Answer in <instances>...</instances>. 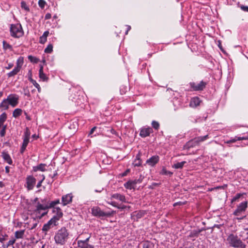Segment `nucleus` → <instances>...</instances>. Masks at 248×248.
<instances>
[{
    "instance_id": "54",
    "label": "nucleus",
    "mask_w": 248,
    "mask_h": 248,
    "mask_svg": "<svg viewBox=\"0 0 248 248\" xmlns=\"http://www.w3.org/2000/svg\"><path fill=\"white\" fill-rule=\"evenodd\" d=\"M241 9L244 11L248 12V6H241Z\"/></svg>"
},
{
    "instance_id": "55",
    "label": "nucleus",
    "mask_w": 248,
    "mask_h": 248,
    "mask_svg": "<svg viewBox=\"0 0 248 248\" xmlns=\"http://www.w3.org/2000/svg\"><path fill=\"white\" fill-rule=\"evenodd\" d=\"M13 65H14L13 64L9 63L6 67H5V68L6 69H10L11 68L13 67Z\"/></svg>"
},
{
    "instance_id": "31",
    "label": "nucleus",
    "mask_w": 248,
    "mask_h": 248,
    "mask_svg": "<svg viewBox=\"0 0 248 248\" xmlns=\"http://www.w3.org/2000/svg\"><path fill=\"white\" fill-rule=\"evenodd\" d=\"M29 80L33 84V85L37 89L38 92L39 93H40L41 91V89L39 84L35 80L31 78H29Z\"/></svg>"
},
{
    "instance_id": "18",
    "label": "nucleus",
    "mask_w": 248,
    "mask_h": 248,
    "mask_svg": "<svg viewBox=\"0 0 248 248\" xmlns=\"http://www.w3.org/2000/svg\"><path fill=\"white\" fill-rule=\"evenodd\" d=\"M136 182L135 180L128 181L127 182L124 184V187L128 189H135L136 185Z\"/></svg>"
},
{
    "instance_id": "50",
    "label": "nucleus",
    "mask_w": 248,
    "mask_h": 248,
    "mask_svg": "<svg viewBox=\"0 0 248 248\" xmlns=\"http://www.w3.org/2000/svg\"><path fill=\"white\" fill-rule=\"evenodd\" d=\"M108 203L109 204H110L112 206H114V207H117L118 208H120L121 207H120L119 206H118V205L117 204V202H108Z\"/></svg>"
},
{
    "instance_id": "8",
    "label": "nucleus",
    "mask_w": 248,
    "mask_h": 248,
    "mask_svg": "<svg viewBox=\"0 0 248 248\" xmlns=\"http://www.w3.org/2000/svg\"><path fill=\"white\" fill-rule=\"evenodd\" d=\"M10 105L12 107H16L18 104L19 96L16 94H10L7 97Z\"/></svg>"
},
{
    "instance_id": "47",
    "label": "nucleus",
    "mask_w": 248,
    "mask_h": 248,
    "mask_svg": "<svg viewBox=\"0 0 248 248\" xmlns=\"http://www.w3.org/2000/svg\"><path fill=\"white\" fill-rule=\"evenodd\" d=\"M6 125H3L2 127V129L0 131V135L1 137H3L5 136V132H6Z\"/></svg>"
},
{
    "instance_id": "45",
    "label": "nucleus",
    "mask_w": 248,
    "mask_h": 248,
    "mask_svg": "<svg viewBox=\"0 0 248 248\" xmlns=\"http://www.w3.org/2000/svg\"><path fill=\"white\" fill-rule=\"evenodd\" d=\"M242 196V194L238 193L232 199V202L237 201Z\"/></svg>"
},
{
    "instance_id": "60",
    "label": "nucleus",
    "mask_w": 248,
    "mask_h": 248,
    "mask_svg": "<svg viewBox=\"0 0 248 248\" xmlns=\"http://www.w3.org/2000/svg\"><path fill=\"white\" fill-rule=\"evenodd\" d=\"M9 169H10V168H9V167H8V166H6V167H5V171H6V172L7 173H8L9 172V171H10V170H9Z\"/></svg>"
},
{
    "instance_id": "35",
    "label": "nucleus",
    "mask_w": 248,
    "mask_h": 248,
    "mask_svg": "<svg viewBox=\"0 0 248 248\" xmlns=\"http://www.w3.org/2000/svg\"><path fill=\"white\" fill-rule=\"evenodd\" d=\"M52 227V225L48 222L47 223L44 225L42 230L45 232H47Z\"/></svg>"
},
{
    "instance_id": "5",
    "label": "nucleus",
    "mask_w": 248,
    "mask_h": 248,
    "mask_svg": "<svg viewBox=\"0 0 248 248\" xmlns=\"http://www.w3.org/2000/svg\"><path fill=\"white\" fill-rule=\"evenodd\" d=\"M48 208L49 207L47 205L38 202L36 205V209L34 211V213L36 217L41 218L47 213Z\"/></svg>"
},
{
    "instance_id": "43",
    "label": "nucleus",
    "mask_w": 248,
    "mask_h": 248,
    "mask_svg": "<svg viewBox=\"0 0 248 248\" xmlns=\"http://www.w3.org/2000/svg\"><path fill=\"white\" fill-rule=\"evenodd\" d=\"M46 2L45 0H39L38 5L41 8L44 9L46 6Z\"/></svg>"
},
{
    "instance_id": "3",
    "label": "nucleus",
    "mask_w": 248,
    "mask_h": 248,
    "mask_svg": "<svg viewBox=\"0 0 248 248\" xmlns=\"http://www.w3.org/2000/svg\"><path fill=\"white\" fill-rule=\"evenodd\" d=\"M208 138V135L196 137L186 143L184 146V149L188 150L198 145L201 142H202Z\"/></svg>"
},
{
    "instance_id": "4",
    "label": "nucleus",
    "mask_w": 248,
    "mask_h": 248,
    "mask_svg": "<svg viewBox=\"0 0 248 248\" xmlns=\"http://www.w3.org/2000/svg\"><path fill=\"white\" fill-rule=\"evenodd\" d=\"M10 34L14 38H20L24 34V31L21 24H11L10 27Z\"/></svg>"
},
{
    "instance_id": "12",
    "label": "nucleus",
    "mask_w": 248,
    "mask_h": 248,
    "mask_svg": "<svg viewBox=\"0 0 248 248\" xmlns=\"http://www.w3.org/2000/svg\"><path fill=\"white\" fill-rule=\"evenodd\" d=\"M73 196L71 193L67 194L62 196V202L63 205L65 206L70 203L72 201Z\"/></svg>"
},
{
    "instance_id": "13",
    "label": "nucleus",
    "mask_w": 248,
    "mask_h": 248,
    "mask_svg": "<svg viewBox=\"0 0 248 248\" xmlns=\"http://www.w3.org/2000/svg\"><path fill=\"white\" fill-rule=\"evenodd\" d=\"M159 161V157L158 156H153L149 159H147L146 163L150 166H154Z\"/></svg>"
},
{
    "instance_id": "29",
    "label": "nucleus",
    "mask_w": 248,
    "mask_h": 248,
    "mask_svg": "<svg viewBox=\"0 0 248 248\" xmlns=\"http://www.w3.org/2000/svg\"><path fill=\"white\" fill-rule=\"evenodd\" d=\"M20 71V69L15 67L12 71L7 74V76L9 78L13 77L19 73Z\"/></svg>"
},
{
    "instance_id": "44",
    "label": "nucleus",
    "mask_w": 248,
    "mask_h": 248,
    "mask_svg": "<svg viewBox=\"0 0 248 248\" xmlns=\"http://www.w3.org/2000/svg\"><path fill=\"white\" fill-rule=\"evenodd\" d=\"M152 125L155 130H158L159 127V124L155 121L152 122Z\"/></svg>"
},
{
    "instance_id": "22",
    "label": "nucleus",
    "mask_w": 248,
    "mask_h": 248,
    "mask_svg": "<svg viewBox=\"0 0 248 248\" xmlns=\"http://www.w3.org/2000/svg\"><path fill=\"white\" fill-rule=\"evenodd\" d=\"M10 105L8 100L7 99H4L2 100V101L0 104V108L2 110H7L9 108V106Z\"/></svg>"
},
{
    "instance_id": "37",
    "label": "nucleus",
    "mask_w": 248,
    "mask_h": 248,
    "mask_svg": "<svg viewBox=\"0 0 248 248\" xmlns=\"http://www.w3.org/2000/svg\"><path fill=\"white\" fill-rule=\"evenodd\" d=\"M16 242V239L12 238L10 240L8 241L7 244L6 245H3L2 246V247L3 248H7L8 247H9L11 245H13Z\"/></svg>"
},
{
    "instance_id": "21",
    "label": "nucleus",
    "mask_w": 248,
    "mask_h": 248,
    "mask_svg": "<svg viewBox=\"0 0 248 248\" xmlns=\"http://www.w3.org/2000/svg\"><path fill=\"white\" fill-rule=\"evenodd\" d=\"M141 163L142 161L141 159H140V154L139 153L137 155L136 158L135 159L133 163V165L134 167H139L141 166Z\"/></svg>"
},
{
    "instance_id": "16",
    "label": "nucleus",
    "mask_w": 248,
    "mask_h": 248,
    "mask_svg": "<svg viewBox=\"0 0 248 248\" xmlns=\"http://www.w3.org/2000/svg\"><path fill=\"white\" fill-rule=\"evenodd\" d=\"M46 164L41 163L37 166H33L32 168V170L34 172H36L38 170L45 171L46 170Z\"/></svg>"
},
{
    "instance_id": "10",
    "label": "nucleus",
    "mask_w": 248,
    "mask_h": 248,
    "mask_svg": "<svg viewBox=\"0 0 248 248\" xmlns=\"http://www.w3.org/2000/svg\"><path fill=\"white\" fill-rule=\"evenodd\" d=\"M190 86L193 91H202L205 87L206 85L205 82L201 81L199 83H196L195 82H190Z\"/></svg>"
},
{
    "instance_id": "62",
    "label": "nucleus",
    "mask_w": 248,
    "mask_h": 248,
    "mask_svg": "<svg viewBox=\"0 0 248 248\" xmlns=\"http://www.w3.org/2000/svg\"><path fill=\"white\" fill-rule=\"evenodd\" d=\"M90 236H89V237H88V238H87L85 240H83V242H85V243H88L89 240V239H90Z\"/></svg>"
},
{
    "instance_id": "20",
    "label": "nucleus",
    "mask_w": 248,
    "mask_h": 248,
    "mask_svg": "<svg viewBox=\"0 0 248 248\" xmlns=\"http://www.w3.org/2000/svg\"><path fill=\"white\" fill-rule=\"evenodd\" d=\"M200 100L198 97H193L190 101L189 106L192 108L196 107L200 105Z\"/></svg>"
},
{
    "instance_id": "11",
    "label": "nucleus",
    "mask_w": 248,
    "mask_h": 248,
    "mask_svg": "<svg viewBox=\"0 0 248 248\" xmlns=\"http://www.w3.org/2000/svg\"><path fill=\"white\" fill-rule=\"evenodd\" d=\"M153 132V129L150 127H143L141 128L140 136L142 138H145L149 136Z\"/></svg>"
},
{
    "instance_id": "28",
    "label": "nucleus",
    "mask_w": 248,
    "mask_h": 248,
    "mask_svg": "<svg viewBox=\"0 0 248 248\" xmlns=\"http://www.w3.org/2000/svg\"><path fill=\"white\" fill-rule=\"evenodd\" d=\"M22 110L21 108H16L13 112V117L17 118L22 114Z\"/></svg>"
},
{
    "instance_id": "1",
    "label": "nucleus",
    "mask_w": 248,
    "mask_h": 248,
    "mask_svg": "<svg viewBox=\"0 0 248 248\" xmlns=\"http://www.w3.org/2000/svg\"><path fill=\"white\" fill-rule=\"evenodd\" d=\"M69 233L65 227H62L58 230L54 236V240L56 244L60 245H64L69 238Z\"/></svg>"
},
{
    "instance_id": "2",
    "label": "nucleus",
    "mask_w": 248,
    "mask_h": 248,
    "mask_svg": "<svg viewBox=\"0 0 248 248\" xmlns=\"http://www.w3.org/2000/svg\"><path fill=\"white\" fill-rule=\"evenodd\" d=\"M230 246L236 248H246V245L242 241L237 235L231 233L227 238Z\"/></svg>"
},
{
    "instance_id": "52",
    "label": "nucleus",
    "mask_w": 248,
    "mask_h": 248,
    "mask_svg": "<svg viewBox=\"0 0 248 248\" xmlns=\"http://www.w3.org/2000/svg\"><path fill=\"white\" fill-rule=\"evenodd\" d=\"M143 179V177L141 175L140 176V178L138 179L135 180L136 182V184H140L142 182Z\"/></svg>"
},
{
    "instance_id": "49",
    "label": "nucleus",
    "mask_w": 248,
    "mask_h": 248,
    "mask_svg": "<svg viewBox=\"0 0 248 248\" xmlns=\"http://www.w3.org/2000/svg\"><path fill=\"white\" fill-rule=\"evenodd\" d=\"M42 179L40 181H39L37 184L36 187L37 188H39L41 186L42 182L45 179V177L44 175H42Z\"/></svg>"
},
{
    "instance_id": "48",
    "label": "nucleus",
    "mask_w": 248,
    "mask_h": 248,
    "mask_svg": "<svg viewBox=\"0 0 248 248\" xmlns=\"http://www.w3.org/2000/svg\"><path fill=\"white\" fill-rule=\"evenodd\" d=\"M235 139L237 140V141L248 140V136H245V137L235 136Z\"/></svg>"
},
{
    "instance_id": "46",
    "label": "nucleus",
    "mask_w": 248,
    "mask_h": 248,
    "mask_svg": "<svg viewBox=\"0 0 248 248\" xmlns=\"http://www.w3.org/2000/svg\"><path fill=\"white\" fill-rule=\"evenodd\" d=\"M60 203V200H55L54 201H52L51 202L50 204H49V205L48 206L49 207H54L55 205L58 204Z\"/></svg>"
},
{
    "instance_id": "26",
    "label": "nucleus",
    "mask_w": 248,
    "mask_h": 248,
    "mask_svg": "<svg viewBox=\"0 0 248 248\" xmlns=\"http://www.w3.org/2000/svg\"><path fill=\"white\" fill-rule=\"evenodd\" d=\"M48 34H49V31H45L44 32L43 34L42 35V36H41L40 37L39 42L41 44H44L46 41L47 37Z\"/></svg>"
},
{
    "instance_id": "17",
    "label": "nucleus",
    "mask_w": 248,
    "mask_h": 248,
    "mask_svg": "<svg viewBox=\"0 0 248 248\" xmlns=\"http://www.w3.org/2000/svg\"><path fill=\"white\" fill-rule=\"evenodd\" d=\"M111 199H115L116 200H119L120 202H126V199L124 195L119 194L115 193L113 194L111 197Z\"/></svg>"
},
{
    "instance_id": "59",
    "label": "nucleus",
    "mask_w": 248,
    "mask_h": 248,
    "mask_svg": "<svg viewBox=\"0 0 248 248\" xmlns=\"http://www.w3.org/2000/svg\"><path fill=\"white\" fill-rule=\"evenodd\" d=\"M24 113H25V115H26V119L28 120H31V119L30 116H29L26 112H25Z\"/></svg>"
},
{
    "instance_id": "19",
    "label": "nucleus",
    "mask_w": 248,
    "mask_h": 248,
    "mask_svg": "<svg viewBox=\"0 0 248 248\" xmlns=\"http://www.w3.org/2000/svg\"><path fill=\"white\" fill-rule=\"evenodd\" d=\"M3 159L5 161H6L8 164L12 165L13 163L12 159H11L10 155L7 153L5 152H3L2 153L1 155Z\"/></svg>"
},
{
    "instance_id": "15",
    "label": "nucleus",
    "mask_w": 248,
    "mask_h": 248,
    "mask_svg": "<svg viewBox=\"0 0 248 248\" xmlns=\"http://www.w3.org/2000/svg\"><path fill=\"white\" fill-rule=\"evenodd\" d=\"M78 248H94L93 245L89 244L88 243H85L82 240H78L77 242Z\"/></svg>"
},
{
    "instance_id": "33",
    "label": "nucleus",
    "mask_w": 248,
    "mask_h": 248,
    "mask_svg": "<svg viewBox=\"0 0 248 248\" xmlns=\"http://www.w3.org/2000/svg\"><path fill=\"white\" fill-rule=\"evenodd\" d=\"M7 237L8 235L5 232L1 230L0 231V242L3 243L7 239Z\"/></svg>"
},
{
    "instance_id": "64",
    "label": "nucleus",
    "mask_w": 248,
    "mask_h": 248,
    "mask_svg": "<svg viewBox=\"0 0 248 248\" xmlns=\"http://www.w3.org/2000/svg\"><path fill=\"white\" fill-rule=\"evenodd\" d=\"M138 217H140L142 216V214L140 213H138L137 215Z\"/></svg>"
},
{
    "instance_id": "6",
    "label": "nucleus",
    "mask_w": 248,
    "mask_h": 248,
    "mask_svg": "<svg viewBox=\"0 0 248 248\" xmlns=\"http://www.w3.org/2000/svg\"><path fill=\"white\" fill-rule=\"evenodd\" d=\"M91 210L93 215L98 217H109L114 213V211H112L111 212H104L98 206L93 207Z\"/></svg>"
},
{
    "instance_id": "56",
    "label": "nucleus",
    "mask_w": 248,
    "mask_h": 248,
    "mask_svg": "<svg viewBox=\"0 0 248 248\" xmlns=\"http://www.w3.org/2000/svg\"><path fill=\"white\" fill-rule=\"evenodd\" d=\"M95 129H96V127H95V126H94V127H93V128L91 129V131H90V133H89V135H91V134H92L93 133V132L94 131V130H95Z\"/></svg>"
},
{
    "instance_id": "30",
    "label": "nucleus",
    "mask_w": 248,
    "mask_h": 248,
    "mask_svg": "<svg viewBox=\"0 0 248 248\" xmlns=\"http://www.w3.org/2000/svg\"><path fill=\"white\" fill-rule=\"evenodd\" d=\"M23 64V58L21 57H19L16 62V67L18 68L21 70L22 66Z\"/></svg>"
},
{
    "instance_id": "51",
    "label": "nucleus",
    "mask_w": 248,
    "mask_h": 248,
    "mask_svg": "<svg viewBox=\"0 0 248 248\" xmlns=\"http://www.w3.org/2000/svg\"><path fill=\"white\" fill-rule=\"evenodd\" d=\"M237 140H236L235 137H234L233 138H232L230 140L225 141V143L229 144L231 143H234Z\"/></svg>"
},
{
    "instance_id": "23",
    "label": "nucleus",
    "mask_w": 248,
    "mask_h": 248,
    "mask_svg": "<svg viewBox=\"0 0 248 248\" xmlns=\"http://www.w3.org/2000/svg\"><path fill=\"white\" fill-rule=\"evenodd\" d=\"M53 212L55 214L54 216L58 217V218H61L63 215L62 210L59 207H54L53 209Z\"/></svg>"
},
{
    "instance_id": "7",
    "label": "nucleus",
    "mask_w": 248,
    "mask_h": 248,
    "mask_svg": "<svg viewBox=\"0 0 248 248\" xmlns=\"http://www.w3.org/2000/svg\"><path fill=\"white\" fill-rule=\"evenodd\" d=\"M247 207L248 202L247 201L240 203L233 212V215L236 216H240L243 212L245 211Z\"/></svg>"
},
{
    "instance_id": "61",
    "label": "nucleus",
    "mask_w": 248,
    "mask_h": 248,
    "mask_svg": "<svg viewBox=\"0 0 248 248\" xmlns=\"http://www.w3.org/2000/svg\"><path fill=\"white\" fill-rule=\"evenodd\" d=\"M127 31L125 32V34H127L128 33V31L131 29V27L130 26H127Z\"/></svg>"
},
{
    "instance_id": "53",
    "label": "nucleus",
    "mask_w": 248,
    "mask_h": 248,
    "mask_svg": "<svg viewBox=\"0 0 248 248\" xmlns=\"http://www.w3.org/2000/svg\"><path fill=\"white\" fill-rule=\"evenodd\" d=\"M130 172V169H127L124 172L122 173L121 175L122 177L126 176Z\"/></svg>"
},
{
    "instance_id": "38",
    "label": "nucleus",
    "mask_w": 248,
    "mask_h": 248,
    "mask_svg": "<svg viewBox=\"0 0 248 248\" xmlns=\"http://www.w3.org/2000/svg\"><path fill=\"white\" fill-rule=\"evenodd\" d=\"M7 119V114L5 112L2 113L0 115V123H2L3 124L4 122L6 121Z\"/></svg>"
},
{
    "instance_id": "34",
    "label": "nucleus",
    "mask_w": 248,
    "mask_h": 248,
    "mask_svg": "<svg viewBox=\"0 0 248 248\" xmlns=\"http://www.w3.org/2000/svg\"><path fill=\"white\" fill-rule=\"evenodd\" d=\"M3 44V48L4 50H10L12 49V46L9 44L7 43L6 41H3L2 42Z\"/></svg>"
},
{
    "instance_id": "32",
    "label": "nucleus",
    "mask_w": 248,
    "mask_h": 248,
    "mask_svg": "<svg viewBox=\"0 0 248 248\" xmlns=\"http://www.w3.org/2000/svg\"><path fill=\"white\" fill-rule=\"evenodd\" d=\"M60 219V218H58V217L54 216L50 220L48 221V222L53 227L57 225V222Z\"/></svg>"
},
{
    "instance_id": "42",
    "label": "nucleus",
    "mask_w": 248,
    "mask_h": 248,
    "mask_svg": "<svg viewBox=\"0 0 248 248\" xmlns=\"http://www.w3.org/2000/svg\"><path fill=\"white\" fill-rule=\"evenodd\" d=\"M28 59L31 62H34V63H37L38 62V61H39V60L37 58H36L35 57L32 56L31 55H30V56H28Z\"/></svg>"
},
{
    "instance_id": "39",
    "label": "nucleus",
    "mask_w": 248,
    "mask_h": 248,
    "mask_svg": "<svg viewBox=\"0 0 248 248\" xmlns=\"http://www.w3.org/2000/svg\"><path fill=\"white\" fill-rule=\"evenodd\" d=\"M162 175H169L170 176H171L172 174V172L167 170L165 168H163L161 171L160 173Z\"/></svg>"
},
{
    "instance_id": "57",
    "label": "nucleus",
    "mask_w": 248,
    "mask_h": 248,
    "mask_svg": "<svg viewBox=\"0 0 248 248\" xmlns=\"http://www.w3.org/2000/svg\"><path fill=\"white\" fill-rule=\"evenodd\" d=\"M50 17H51V15L50 14H47L45 16L46 19H49V18H50Z\"/></svg>"
},
{
    "instance_id": "24",
    "label": "nucleus",
    "mask_w": 248,
    "mask_h": 248,
    "mask_svg": "<svg viewBox=\"0 0 248 248\" xmlns=\"http://www.w3.org/2000/svg\"><path fill=\"white\" fill-rule=\"evenodd\" d=\"M39 78L43 81H46L47 79V78L46 74L43 72V65L40 66V69L39 71Z\"/></svg>"
},
{
    "instance_id": "27",
    "label": "nucleus",
    "mask_w": 248,
    "mask_h": 248,
    "mask_svg": "<svg viewBox=\"0 0 248 248\" xmlns=\"http://www.w3.org/2000/svg\"><path fill=\"white\" fill-rule=\"evenodd\" d=\"M186 163V161H182L181 162H177L174 163L172 167L175 169H181L183 168L184 165Z\"/></svg>"
},
{
    "instance_id": "63",
    "label": "nucleus",
    "mask_w": 248,
    "mask_h": 248,
    "mask_svg": "<svg viewBox=\"0 0 248 248\" xmlns=\"http://www.w3.org/2000/svg\"><path fill=\"white\" fill-rule=\"evenodd\" d=\"M178 204H179V205L181 204V202H175V203H174L173 206H176L177 205H178Z\"/></svg>"
},
{
    "instance_id": "36",
    "label": "nucleus",
    "mask_w": 248,
    "mask_h": 248,
    "mask_svg": "<svg viewBox=\"0 0 248 248\" xmlns=\"http://www.w3.org/2000/svg\"><path fill=\"white\" fill-rule=\"evenodd\" d=\"M21 7L22 9H24L26 12L30 11V8L29 6L27 5L26 2L24 1H22L21 2Z\"/></svg>"
},
{
    "instance_id": "14",
    "label": "nucleus",
    "mask_w": 248,
    "mask_h": 248,
    "mask_svg": "<svg viewBox=\"0 0 248 248\" xmlns=\"http://www.w3.org/2000/svg\"><path fill=\"white\" fill-rule=\"evenodd\" d=\"M29 140L30 137L29 135H25L24 139H23V142L21 146V148L20 149V153L21 154H23L25 150H26V148L29 142Z\"/></svg>"
},
{
    "instance_id": "41",
    "label": "nucleus",
    "mask_w": 248,
    "mask_h": 248,
    "mask_svg": "<svg viewBox=\"0 0 248 248\" xmlns=\"http://www.w3.org/2000/svg\"><path fill=\"white\" fill-rule=\"evenodd\" d=\"M152 243L149 242H145L143 244V248H153Z\"/></svg>"
},
{
    "instance_id": "9",
    "label": "nucleus",
    "mask_w": 248,
    "mask_h": 248,
    "mask_svg": "<svg viewBox=\"0 0 248 248\" xmlns=\"http://www.w3.org/2000/svg\"><path fill=\"white\" fill-rule=\"evenodd\" d=\"M36 183V179L32 175L28 176L26 178V187L28 190H32Z\"/></svg>"
},
{
    "instance_id": "25",
    "label": "nucleus",
    "mask_w": 248,
    "mask_h": 248,
    "mask_svg": "<svg viewBox=\"0 0 248 248\" xmlns=\"http://www.w3.org/2000/svg\"><path fill=\"white\" fill-rule=\"evenodd\" d=\"M25 231L24 230H19L16 231L15 233V239H22L23 238L24 235Z\"/></svg>"
},
{
    "instance_id": "40",
    "label": "nucleus",
    "mask_w": 248,
    "mask_h": 248,
    "mask_svg": "<svg viewBox=\"0 0 248 248\" xmlns=\"http://www.w3.org/2000/svg\"><path fill=\"white\" fill-rule=\"evenodd\" d=\"M53 50V46L52 44H49L45 49V52L50 53Z\"/></svg>"
},
{
    "instance_id": "58",
    "label": "nucleus",
    "mask_w": 248,
    "mask_h": 248,
    "mask_svg": "<svg viewBox=\"0 0 248 248\" xmlns=\"http://www.w3.org/2000/svg\"><path fill=\"white\" fill-rule=\"evenodd\" d=\"M24 95L28 96L29 97L30 96V93L29 91H25L24 93Z\"/></svg>"
}]
</instances>
